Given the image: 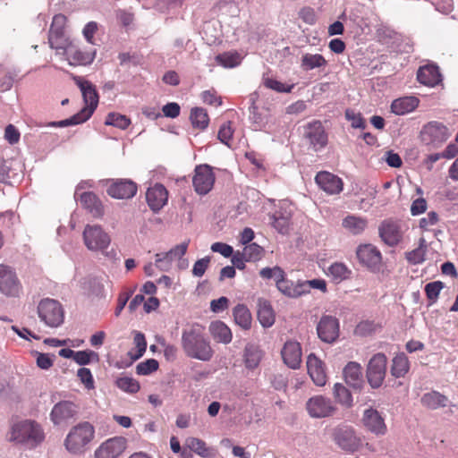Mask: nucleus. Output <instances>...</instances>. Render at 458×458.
Here are the masks:
<instances>
[{
    "label": "nucleus",
    "instance_id": "obj_16",
    "mask_svg": "<svg viewBox=\"0 0 458 458\" xmlns=\"http://www.w3.org/2000/svg\"><path fill=\"white\" fill-rule=\"evenodd\" d=\"M382 241L388 246H395L402 240L400 223L394 219L384 220L378 228Z\"/></svg>",
    "mask_w": 458,
    "mask_h": 458
},
{
    "label": "nucleus",
    "instance_id": "obj_44",
    "mask_svg": "<svg viewBox=\"0 0 458 458\" xmlns=\"http://www.w3.org/2000/svg\"><path fill=\"white\" fill-rule=\"evenodd\" d=\"M327 274L335 283H340L350 276L351 271L344 263L335 262L328 267Z\"/></svg>",
    "mask_w": 458,
    "mask_h": 458
},
{
    "label": "nucleus",
    "instance_id": "obj_14",
    "mask_svg": "<svg viewBox=\"0 0 458 458\" xmlns=\"http://www.w3.org/2000/svg\"><path fill=\"white\" fill-rule=\"evenodd\" d=\"M78 414V407L70 401H62L54 405L50 412V420L55 426H64L74 420Z\"/></svg>",
    "mask_w": 458,
    "mask_h": 458
},
{
    "label": "nucleus",
    "instance_id": "obj_55",
    "mask_svg": "<svg viewBox=\"0 0 458 458\" xmlns=\"http://www.w3.org/2000/svg\"><path fill=\"white\" fill-rule=\"evenodd\" d=\"M66 17L63 14H55L53 18L48 36H58L66 34Z\"/></svg>",
    "mask_w": 458,
    "mask_h": 458
},
{
    "label": "nucleus",
    "instance_id": "obj_30",
    "mask_svg": "<svg viewBox=\"0 0 458 458\" xmlns=\"http://www.w3.org/2000/svg\"><path fill=\"white\" fill-rule=\"evenodd\" d=\"M419 99L413 96L399 98L391 104V111L397 115H404L416 109Z\"/></svg>",
    "mask_w": 458,
    "mask_h": 458
},
{
    "label": "nucleus",
    "instance_id": "obj_24",
    "mask_svg": "<svg viewBox=\"0 0 458 458\" xmlns=\"http://www.w3.org/2000/svg\"><path fill=\"white\" fill-rule=\"evenodd\" d=\"M146 199L150 209L154 212H157L166 204L168 191L164 185L156 183L154 186L148 189Z\"/></svg>",
    "mask_w": 458,
    "mask_h": 458
},
{
    "label": "nucleus",
    "instance_id": "obj_11",
    "mask_svg": "<svg viewBox=\"0 0 458 458\" xmlns=\"http://www.w3.org/2000/svg\"><path fill=\"white\" fill-rule=\"evenodd\" d=\"M303 137L315 151H319L327 144V134L319 121H313L303 126Z\"/></svg>",
    "mask_w": 458,
    "mask_h": 458
},
{
    "label": "nucleus",
    "instance_id": "obj_6",
    "mask_svg": "<svg viewBox=\"0 0 458 458\" xmlns=\"http://www.w3.org/2000/svg\"><path fill=\"white\" fill-rule=\"evenodd\" d=\"M73 80L81 89L85 103V106L79 114L87 121L98 107L99 97L96 87L90 81L80 76H74Z\"/></svg>",
    "mask_w": 458,
    "mask_h": 458
},
{
    "label": "nucleus",
    "instance_id": "obj_49",
    "mask_svg": "<svg viewBox=\"0 0 458 458\" xmlns=\"http://www.w3.org/2000/svg\"><path fill=\"white\" fill-rule=\"evenodd\" d=\"M133 342L136 346V351H135V352L132 351H130L128 352V354L133 360H136L140 359V357H142L143 354L145 353L146 349H147V342H146L145 335L140 332H135Z\"/></svg>",
    "mask_w": 458,
    "mask_h": 458
},
{
    "label": "nucleus",
    "instance_id": "obj_21",
    "mask_svg": "<svg viewBox=\"0 0 458 458\" xmlns=\"http://www.w3.org/2000/svg\"><path fill=\"white\" fill-rule=\"evenodd\" d=\"M356 255L359 261L370 269L377 268L382 259L380 251L372 244L360 245Z\"/></svg>",
    "mask_w": 458,
    "mask_h": 458
},
{
    "label": "nucleus",
    "instance_id": "obj_28",
    "mask_svg": "<svg viewBox=\"0 0 458 458\" xmlns=\"http://www.w3.org/2000/svg\"><path fill=\"white\" fill-rule=\"evenodd\" d=\"M79 199L81 206L94 217H101L104 214V207L98 196L90 191L83 192Z\"/></svg>",
    "mask_w": 458,
    "mask_h": 458
},
{
    "label": "nucleus",
    "instance_id": "obj_18",
    "mask_svg": "<svg viewBox=\"0 0 458 458\" xmlns=\"http://www.w3.org/2000/svg\"><path fill=\"white\" fill-rule=\"evenodd\" d=\"M362 423L367 430L377 436H384L387 431L384 418L373 408H368L363 411Z\"/></svg>",
    "mask_w": 458,
    "mask_h": 458
},
{
    "label": "nucleus",
    "instance_id": "obj_9",
    "mask_svg": "<svg viewBox=\"0 0 458 458\" xmlns=\"http://www.w3.org/2000/svg\"><path fill=\"white\" fill-rule=\"evenodd\" d=\"M308 414L314 419H323L335 414L336 407L330 398L315 395L306 402Z\"/></svg>",
    "mask_w": 458,
    "mask_h": 458
},
{
    "label": "nucleus",
    "instance_id": "obj_3",
    "mask_svg": "<svg viewBox=\"0 0 458 458\" xmlns=\"http://www.w3.org/2000/svg\"><path fill=\"white\" fill-rule=\"evenodd\" d=\"M83 241L89 250L101 251L108 259H116L115 250L106 251L110 245L111 238L100 225H86L83 231Z\"/></svg>",
    "mask_w": 458,
    "mask_h": 458
},
{
    "label": "nucleus",
    "instance_id": "obj_2",
    "mask_svg": "<svg viewBox=\"0 0 458 458\" xmlns=\"http://www.w3.org/2000/svg\"><path fill=\"white\" fill-rule=\"evenodd\" d=\"M45 439L42 427L31 420L14 422L9 431V440L26 448L33 449Z\"/></svg>",
    "mask_w": 458,
    "mask_h": 458
},
{
    "label": "nucleus",
    "instance_id": "obj_34",
    "mask_svg": "<svg viewBox=\"0 0 458 458\" xmlns=\"http://www.w3.org/2000/svg\"><path fill=\"white\" fill-rule=\"evenodd\" d=\"M447 402V397L437 391L426 393L421 397V403L432 410L446 406Z\"/></svg>",
    "mask_w": 458,
    "mask_h": 458
},
{
    "label": "nucleus",
    "instance_id": "obj_8",
    "mask_svg": "<svg viewBox=\"0 0 458 458\" xmlns=\"http://www.w3.org/2000/svg\"><path fill=\"white\" fill-rule=\"evenodd\" d=\"M387 359L384 353L378 352L372 356L367 367L368 382L372 388L382 386L386 373Z\"/></svg>",
    "mask_w": 458,
    "mask_h": 458
},
{
    "label": "nucleus",
    "instance_id": "obj_26",
    "mask_svg": "<svg viewBox=\"0 0 458 458\" xmlns=\"http://www.w3.org/2000/svg\"><path fill=\"white\" fill-rule=\"evenodd\" d=\"M344 377L346 384L355 390H360L364 385L361 366L350 361L344 369Z\"/></svg>",
    "mask_w": 458,
    "mask_h": 458
},
{
    "label": "nucleus",
    "instance_id": "obj_33",
    "mask_svg": "<svg viewBox=\"0 0 458 458\" xmlns=\"http://www.w3.org/2000/svg\"><path fill=\"white\" fill-rule=\"evenodd\" d=\"M258 319L263 327H270L275 323V312L270 302L265 299L258 300Z\"/></svg>",
    "mask_w": 458,
    "mask_h": 458
},
{
    "label": "nucleus",
    "instance_id": "obj_43",
    "mask_svg": "<svg viewBox=\"0 0 458 458\" xmlns=\"http://www.w3.org/2000/svg\"><path fill=\"white\" fill-rule=\"evenodd\" d=\"M190 119L193 127L201 130L206 129L209 122L206 110L201 107L192 108L191 111Z\"/></svg>",
    "mask_w": 458,
    "mask_h": 458
},
{
    "label": "nucleus",
    "instance_id": "obj_32",
    "mask_svg": "<svg viewBox=\"0 0 458 458\" xmlns=\"http://www.w3.org/2000/svg\"><path fill=\"white\" fill-rule=\"evenodd\" d=\"M256 97L250 96L251 106H250V120L255 131L263 130L268 123V114L267 110H259L255 106Z\"/></svg>",
    "mask_w": 458,
    "mask_h": 458
},
{
    "label": "nucleus",
    "instance_id": "obj_37",
    "mask_svg": "<svg viewBox=\"0 0 458 458\" xmlns=\"http://www.w3.org/2000/svg\"><path fill=\"white\" fill-rule=\"evenodd\" d=\"M233 315L235 323L243 329H249L251 326V315L249 309L243 304H238L233 308Z\"/></svg>",
    "mask_w": 458,
    "mask_h": 458
},
{
    "label": "nucleus",
    "instance_id": "obj_48",
    "mask_svg": "<svg viewBox=\"0 0 458 458\" xmlns=\"http://www.w3.org/2000/svg\"><path fill=\"white\" fill-rule=\"evenodd\" d=\"M190 451H193L201 457L209 456V449L207 447L206 443L197 437H188L185 442Z\"/></svg>",
    "mask_w": 458,
    "mask_h": 458
},
{
    "label": "nucleus",
    "instance_id": "obj_23",
    "mask_svg": "<svg viewBox=\"0 0 458 458\" xmlns=\"http://www.w3.org/2000/svg\"><path fill=\"white\" fill-rule=\"evenodd\" d=\"M281 354L287 367L293 369H296L300 367L302 353L301 344L298 342L293 340L287 341L281 351Z\"/></svg>",
    "mask_w": 458,
    "mask_h": 458
},
{
    "label": "nucleus",
    "instance_id": "obj_45",
    "mask_svg": "<svg viewBox=\"0 0 458 458\" xmlns=\"http://www.w3.org/2000/svg\"><path fill=\"white\" fill-rule=\"evenodd\" d=\"M333 394L337 402L345 406H351L352 403V397L350 391L341 383H335L333 389Z\"/></svg>",
    "mask_w": 458,
    "mask_h": 458
},
{
    "label": "nucleus",
    "instance_id": "obj_47",
    "mask_svg": "<svg viewBox=\"0 0 458 458\" xmlns=\"http://www.w3.org/2000/svg\"><path fill=\"white\" fill-rule=\"evenodd\" d=\"M427 246L424 239L420 240V245L415 250L406 253L407 260L413 264H420L425 260Z\"/></svg>",
    "mask_w": 458,
    "mask_h": 458
},
{
    "label": "nucleus",
    "instance_id": "obj_53",
    "mask_svg": "<svg viewBox=\"0 0 458 458\" xmlns=\"http://www.w3.org/2000/svg\"><path fill=\"white\" fill-rule=\"evenodd\" d=\"M130 123L131 121L127 116L115 113L108 114L105 122L106 125H112L122 130L126 129Z\"/></svg>",
    "mask_w": 458,
    "mask_h": 458
},
{
    "label": "nucleus",
    "instance_id": "obj_25",
    "mask_svg": "<svg viewBox=\"0 0 458 458\" xmlns=\"http://www.w3.org/2000/svg\"><path fill=\"white\" fill-rule=\"evenodd\" d=\"M307 369L310 378L315 385L318 386H323L326 385L327 375L325 372L324 364L314 353H310L307 357Z\"/></svg>",
    "mask_w": 458,
    "mask_h": 458
},
{
    "label": "nucleus",
    "instance_id": "obj_15",
    "mask_svg": "<svg viewBox=\"0 0 458 458\" xmlns=\"http://www.w3.org/2000/svg\"><path fill=\"white\" fill-rule=\"evenodd\" d=\"M318 337L325 343L335 342L339 335V322L333 316L324 315L317 327Z\"/></svg>",
    "mask_w": 458,
    "mask_h": 458
},
{
    "label": "nucleus",
    "instance_id": "obj_27",
    "mask_svg": "<svg viewBox=\"0 0 458 458\" xmlns=\"http://www.w3.org/2000/svg\"><path fill=\"white\" fill-rule=\"evenodd\" d=\"M417 80L420 83L428 87L437 85L442 81L438 66L427 64L420 67L417 72Z\"/></svg>",
    "mask_w": 458,
    "mask_h": 458
},
{
    "label": "nucleus",
    "instance_id": "obj_22",
    "mask_svg": "<svg viewBox=\"0 0 458 458\" xmlns=\"http://www.w3.org/2000/svg\"><path fill=\"white\" fill-rule=\"evenodd\" d=\"M137 192V185L129 179H118L113 181L107 189L109 196L114 199H131Z\"/></svg>",
    "mask_w": 458,
    "mask_h": 458
},
{
    "label": "nucleus",
    "instance_id": "obj_39",
    "mask_svg": "<svg viewBox=\"0 0 458 458\" xmlns=\"http://www.w3.org/2000/svg\"><path fill=\"white\" fill-rule=\"evenodd\" d=\"M104 277L92 276H89L86 277L83 281V288L89 290V292L97 296V297H104L105 294V286H104Z\"/></svg>",
    "mask_w": 458,
    "mask_h": 458
},
{
    "label": "nucleus",
    "instance_id": "obj_4",
    "mask_svg": "<svg viewBox=\"0 0 458 458\" xmlns=\"http://www.w3.org/2000/svg\"><path fill=\"white\" fill-rule=\"evenodd\" d=\"M94 436L95 428L89 422L79 423L68 433L64 441L65 447L71 454H81L93 440Z\"/></svg>",
    "mask_w": 458,
    "mask_h": 458
},
{
    "label": "nucleus",
    "instance_id": "obj_58",
    "mask_svg": "<svg viewBox=\"0 0 458 458\" xmlns=\"http://www.w3.org/2000/svg\"><path fill=\"white\" fill-rule=\"evenodd\" d=\"M264 85L270 89H273L276 92H284V93H289L293 89L294 85H287L284 84L279 81H276L275 79L267 78L264 81Z\"/></svg>",
    "mask_w": 458,
    "mask_h": 458
},
{
    "label": "nucleus",
    "instance_id": "obj_59",
    "mask_svg": "<svg viewBox=\"0 0 458 458\" xmlns=\"http://www.w3.org/2000/svg\"><path fill=\"white\" fill-rule=\"evenodd\" d=\"M86 122V120L80 115L79 113L75 114L74 115L71 116L70 118L61 120L58 122H51L47 124V126L49 127H67L71 125H76Z\"/></svg>",
    "mask_w": 458,
    "mask_h": 458
},
{
    "label": "nucleus",
    "instance_id": "obj_17",
    "mask_svg": "<svg viewBox=\"0 0 458 458\" xmlns=\"http://www.w3.org/2000/svg\"><path fill=\"white\" fill-rule=\"evenodd\" d=\"M20 283L15 272L8 266L0 264V291L8 296L19 293Z\"/></svg>",
    "mask_w": 458,
    "mask_h": 458
},
{
    "label": "nucleus",
    "instance_id": "obj_56",
    "mask_svg": "<svg viewBox=\"0 0 458 458\" xmlns=\"http://www.w3.org/2000/svg\"><path fill=\"white\" fill-rule=\"evenodd\" d=\"M259 276L263 279H274L276 284L279 281V279H283V276H285V273L278 266H275L274 267H264L259 271Z\"/></svg>",
    "mask_w": 458,
    "mask_h": 458
},
{
    "label": "nucleus",
    "instance_id": "obj_64",
    "mask_svg": "<svg viewBox=\"0 0 458 458\" xmlns=\"http://www.w3.org/2000/svg\"><path fill=\"white\" fill-rule=\"evenodd\" d=\"M345 117L352 123L353 128L364 129L366 126L365 120L360 114H357L351 110H346Z\"/></svg>",
    "mask_w": 458,
    "mask_h": 458
},
{
    "label": "nucleus",
    "instance_id": "obj_7",
    "mask_svg": "<svg viewBox=\"0 0 458 458\" xmlns=\"http://www.w3.org/2000/svg\"><path fill=\"white\" fill-rule=\"evenodd\" d=\"M333 440L335 445L343 451L354 453L359 450L361 442L356 435L352 427L348 425H339L333 430Z\"/></svg>",
    "mask_w": 458,
    "mask_h": 458
},
{
    "label": "nucleus",
    "instance_id": "obj_13",
    "mask_svg": "<svg viewBox=\"0 0 458 458\" xmlns=\"http://www.w3.org/2000/svg\"><path fill=\"white\" fill-rule=\"evenodd\" d=\"M97 50L94 47H81L72 44L64 55L71 66H87L93 63Z\"/></svg>",
    "mask_w": 458,
    "mask_h": 458
},
{
    "label": "nucleus",
    "instance_id": "obj_19",
    "mask_svg": "<svg viewBox=\"0 0 458 458\" xmlns=\"http://www.w3.org/2000/svg\"><path fill=\"white\" fill-rule=\"evenodd\" d=\"M315 182L322 191L329 195L338 194L343 191L342 179L330 172H318L315 177Z\"/></svg>",
    "mask_w": 458,
    "mask_h": 458
},
{
    "label": "nucleus",
    "instance_id": "obj_12",
    "mask_svg": "<svg viewBox=\"0 0 458 458\" xmlns=\"http://www.w3.org/2000/svg\"><path fill=\"white\" fill-rule=\"evenodd\" d=\"M214 182L215 174L210 165L204 164L195 167L192 183L198 194L205 195L208 193L213 188Z\"/></svg>",
    "mask_w": 458,
    "mask_h": 458
},
{
    "label": "nucleus",
    "instance_id": "obj_46",
    "mask_svg": "<svg viewBox=\"0 0 458 458\" xmlns=\"http://www.w3.org/2000/svg\"><path fill=\"white\" fill-rule=\"evenodd\" d=\"M115 386L122 391L128 394H135L140 390L139 382L130 377H121L115 381Z\"/></svg>",
    "mask_w": 458,
    "mask_h": 458
},
{
    "label": "nucleus",
    "instance_id": "obj_29",
    "mask_svg": "<svg viewBox=\"0 0 458 458\" xmlns=\"http://www.w3.org/2000/svg\"><path fill=\"white\" fill-rule=\"evenodd\" d=\"M213 339L220 344H228L232 342L233 334L229 327L223 321L216 320L210 323L208 327Z\"/></svg>",
    "mask_w": 458,
    "mask_h": 458
},
{
    "label": "nucleus",
    "instance_id": "obj_36",
    "mask_svg": "<svg viewBox=\"0 0 458 458\" xmlns=\"http://www.w3.org/2000/svg\"><path fill=\"white\" fill-rule=\"evenodd\" d=\"M410 369V363L404 353H398L392 360L391 374L398 378L403 377Z\"/></svg>",
    "mask_w": 458,
    "mask_h": 458
},
{
    "label": "nucleus",
    "instance_id": "obj_60",
    "mask_svg": "<svg viewBox=\"0 0 458 458\" xmlns=\"http://www.w3.org/2000/svg\"><path fill=\"white\" fill-rule=\"evenodd\" d=\"M189 242L190 240L175 245L169 251H166V254L169 256L172 261L175 259L181 260L182 259L187 251Z\"/></svg>",
    "mask_w": 458,
    "mask_h": 458
},
{
    "label": "nucleus",
    "instance_id": "obj_41",
    "mask_svg": "<svg viewBox=\"0 0 458 458\" xmlns=\"http://www.w3.org/2000/svg\"><path fill=\"white\" fill-rule=\"evenodd\" d=\"M48 43L51 48L56 51V54L65 55L67 49L72 45L67 34L58 36H48Z\"/></svg>",
    "mask_w": 458,
    "mask_h": 458
},
{
    "label": "nucleus",
    "instance_id": "obj_20",
    "mask_svg": "<svg viewBox=\"0 0 458 458\" xmlns=\"http://www.w3.org/2000/svg\"><path fill=\"white\" fill-rule=\"evenodd\" d=\"M125 447V438H109L96 450L95 458H117L124 451Z\"/></svg>",
    "mask_w": 458,
    "mask_h": 458
},
{
    "label": "nucleus",
    "instance_id": "obj_54",
    "mask_svg": "<svg viewBox=\"0 0 458 458\" xmlns=\"http://www.w3.org/2000/svg\"><path fill=\"white\" fill-rule=\"evenodd\" d=\"M445 284L441 281H434L425 285V293L429 301V304H434L439 296Z\"/></svg>",
    "mask_w": 458,
    "mask_h": 458
},
{
    "label": "nucleus",
    "instance_id": "obj_10",
    "mask_svg": "<svg viewBox=\"0 0 458 458\" xmlns=\"http://www.w3.org/2000/svg\"><path fill=\"white\" fill-rule=\"evenodd\" d=\"M450 136L448 128L442 123L432 121L422 127L420 137L423 142L435 147L440 146Z\"/></svg>",
    "mask_w": 458,
    "mask_h": 458
},
{
    "label": "nucleus",
    "instance_id": "obj_62",
    "mask_svg": "<svg viewBox=\"0 0 458 458\" xmlns=\"http://www.w3.org/2000/svg\"><path fill=\"white\" fill-rule=\"evenodd\" d=\"M233 132L231 122H227L221 125L217 135L218 140L225 145L231 147L230 140L233 137Z\"/></svg>",
    "mask_w": 458,
    "mask_h": 458
},
{
    "label": "nucleus",
    "instance_id": "obj_38",
    "mask_svg": "<svg viewBox=\"0 0 458 458\" xmlns=\"http://www.w3.org/2000/svg\"><path fill=\"white\" fill-rule=\"evenodd\" d=\"M242 57L237 51H228L216 56V62L224 68L231 69L242 63Z\"/></svg>",
    "mask_w": 458,
    "mask_h": 458
},
{
    "label": "nucleus",
    "instance_id": "obj_51",
    "mask_svg": "<svg viewBox=\"0 0 458 458\" xmlns=\"http://www.w3.org/2000/svg\"><path fill=\"white\" fill-rule=\"evenodd\" d=\"M79 365H88L90 362H98L99 355L92 350L78 351L75 352L74 360Z\"/></svg>",
    "mask_w": 458,
    "mask_h": 458
},
{
    "label": "nucleus",
    "instance_id": "obj_50",
    "mask_svg": "<svg viewBox=\"0 0 458 458\" xmlns=\"http://www.w3.org/2000/svg\"><path fill=\"white\" fill-rule=\"evenodd\" d=\"M299 288H301V295L309 293L312 288L326 293L327 283L324 279L317 278L312 280L299 281Z\"/></svg>",
    "mask_w": 458,
    "mask_h": 458
},
{
    "label": "nucleus",
    "instance_id": "obj_31",
    "mask_svg": "<svg viewBox=\"0 0 458 458\" xmlns=\"http://www.w3.org/2000/svg\"><path fill=\"white\" fill-rule=\"evenodd\" d=\"M327 61L320 54L304 53L301 57L300 67L303 72L325 69Z\"/></svg>",
    "mask_w": 458,
    "mask_h": 458
},
{
    "label": "nucleus",
    "instance_id": "obj_61",
    "mask_svg": "<svg viewBox=\"0 0 458 458\" xmlns=\"http://www.w3.org/2000/svg\"><path fill=\"white\" fill-rule=\"evenodd\" d=\"M155 265L161 271H169L172 267L173 261L166 254V252L156 254Z\"/></svg>",
    "mask_w": 458,
    "mask_h": 458
},
{
    "label": "nucleus",
    "instance_id": "obj_40",
    "mask_svg": "<svg viewBox=\"0 0 458 458\" xmlns=\"http://www.w3.org/2000/svg\"><path fill=\"white\" fill-rule=\"evenodd\" d=\"M276 285L278 291L285 296L291 298L301 296V288H299V281L294 284L293 281L288 280L286 276H283V279H279Z\"/></svg>",
    "mask_w": 458,
    "mask_h": 458
},
{
    "label": "nucleus",
    "instance_id": "obj_35",
    "mask_svg": "<svg viewBox=\"0 0 458 458\" xmlns=\"http://www.w3.org/2000/svg\"><path fill=\"white\" fill-rule=\"evenodd\" d=\"M243 357L245 367L249 369H254L262 359V352L258 346L249 344L244 349Z\"/></svg>",
    "mask_w": 458,
    "mask_h": 458
},
{
    "label": "nucleus",
    "instance_id": "obj_5",
    "mask_svg": "<svg viewBox=\"0 0 458 458\" xmlns=\"http://www.w3.org/2000/svg\"><path fill=\"white\" fill-rule=\"evenodd\" d=\"M38 315L42 322L49 327H58L64 322L62 305L54 299H43L38 305Z\"/></svg>",
    "mask_w": 458,
    "mask_h": 458
},
{
    "label": "nucleus",
    "instance_id": "obj_57",
    "mask_svg": "<svg viewBox=\"0 0 458 458\" xmlns=\"http://www.w3.org/2000/svg\"><path fill=\"white\" fill-rule=\"evenodd\" d=\"M158 369V362L155 359H148L145 361L140 362L136 366V373L138 375L146 376Z\"/></svg>",
    "mask_w": 458,
    "mask_h": 458
},
{
    "label": "nucleus",
    "instance_id": "obj_42",
    "mask_svg": "<svg viewBox=\"0 0 458 458\" xmlns=\"http://www.w3.org/2000/svg\"><path fill=\"white\" fill-rule=\"evenodd\" d=\"M343 226L352 234H360L365 230L367 221L356 216H348L343 220Z\"/></svg>",
    "mask_w": 458,
    "mask_h": 458
},
{
    "label": "nucleus",
    "instance_id": "obj_52",
    "mask_svg": "<svg viewBox=\"0 0 458 458\" xmlns=\"http://www.w3.org/2000/svg\"><path fill=\"white\" fill-rule=\"evenodd\" d=\"M263 252V248L255 242L245 245L242 250L243 258L247 259V261L250 262L259 260L262 258Z\"/></svg>",
    "mask_w": 458,
    "mask_h": 458
},
{
    "label": "nucleus",
    "instance_id": "obj_1",
    "mask_svg": "<svg viewBox=\"0 0 458 458\" xmlns=\"http://www.w3.org/2000/svg\"><path fill=\"white\" fill-rule=\"evenodd\" d=\"M181 343L184 354L191 359L209 361L214 356L211 343L199 324L183 329Z\"/></svg>",
    "mask_w": 458,
    "mask_h": 458
},
{
    "label": "nucleus",
    "instance_id": "obj_63",
    "mask_svg": "<svg viewBox=\"0 0 458 458\" xmlns=\"http://www.w3.org/2000/svg\"><path fill=\"white\" fill-rule=\"evenodd\" d=\"M77 376L88 389L94 388V379L89 369L81 368L78 369Z\"/></svg>",
    "mask_w": 458,
    "mask_h": 458
}]
</instances>
